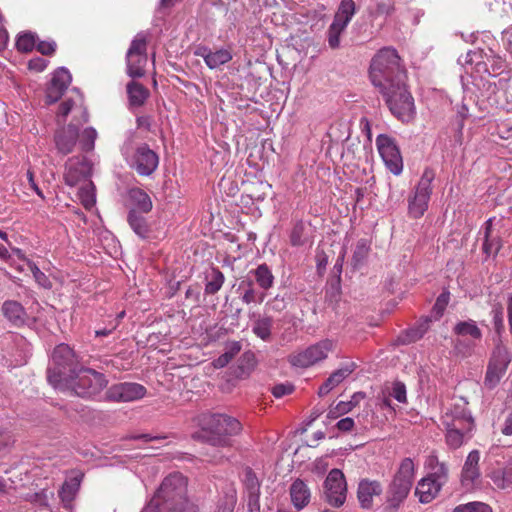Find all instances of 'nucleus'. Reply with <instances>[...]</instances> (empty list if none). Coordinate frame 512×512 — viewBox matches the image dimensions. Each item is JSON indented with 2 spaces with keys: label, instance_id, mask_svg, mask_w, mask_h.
Masks as SVG:
<instances>
[{
  "label": "nucleus",
  "instance_id": "obj_1",
  "mask_svg": "<svg viewBox=\"0 0 512 512\" xmlns=\"http://www.w3.org/2000/svg\"><path fill=\"white\" fill-rule=\"evenodd\" d=\"M370 79L386 100L391 113L402 122L415 118L414 99L407 89L406 70L395 49H381L370 64Z\"/></svg>",
  "mask_w": 512,
  "mask_h": 512
},
{
  "label": "nucleus",
  "instance_id": "obj_2",
  "mask_svg": "<svg viewBox=\"0 0 512 512\" xmlns=\"http://www.w3.org/2000/svg\"><path fill=\"white\" fill-rule=\"evenodd\" d=\"M188 479L179 472L167 475L161 482L146 512H197V506L187 496Z\"/></svg>",
  "mask_w": 512,
  "mask_h": 512
},
{
  "label": "nucleus",
  "instance_id": "obj_3",
  "mask_svg": "<svg viewBox=\"0 0 512 512\" xmlns=\"http://www.w3.org/2000/svg\"><path fill=\"white\" fill-rule=\"evenodd\" d=\"M415 473L414 460L410 457L402 459L384 494L385 512H397L404 504L413 486Z\"/></svg>",
  "mask_w": 512,
  "mask_h": 512
},
{
  "label": "nucleus",
  "instance_id": "obj_4",
  "mask_svg": "<svg viewBox=\"0 0 512 512\" xmlns=\"http://www.w3.org/2000/svg\"><path fill=\"white\" fill-rule=\"evenodd\" d=\"M242 424L239 420L226 414H213L207 417L202 424L197 438L213 446H229L231 437L240 434Z\"/></svg>",
  "mask_w": 512,
  "mask_h": 512
},
{
  "label": "nucleus",
  "instance_id": "obj_5",
  "mask_svg": "<svg viewBox=\"0 0 512 512\" xmlns=\"http://www.w3.org/2000/svg\"><path fill=\"white\" fill-rule=\"evenodd\" d=\"M336 340L325 338L303 350H298L288 356V362L296 368H309L327 359L329 353L336 349Z\"/></svg>",
  "mask_w": 512,
  "mask_h": 512
},
{
  "label": "nucleus",
  "instance_id": "obj_6",
  "mask_svg": "<svg viewBox=\"0 0 512 512\" xmlns=\"http://www.w3.org/2000/svg\"><path fill=\"white\" fill-rule=\"evenodd\" d=\"M108 384L102 373L90 368H81L69 381V388L80 397H93Z\"/></svg>",
  "mask_w": 512,
  "mask_h": 512
},
{
  "label": "nucleus",
  "instance_id": "obj_7",
  "mask_svg": "<svg viewBox=\"0 0 512 512\" xmlns=\"http://www.w3.org/2000/svg\"><path fill=\"white\" fill-rule=\"evenodd\" d=\"M434 178V171L426 168L414 191L408 197V214L411 218H421L428 209Z\"/></svg>",
  "mask_w": 512,
  "mask_h": 512
},
{
  "label": "nucleus",
  "instance_id": "obj_8",
  "mask_svg": "<svg viewBox=\"0 0 512 512\" xmlns=\"http://www.w3.org/2000/svg\"><path fill=\"white\" fill-rule=\"evenodd\" d=\"M124 155L129 166L141 176L151 175L158 167V155L147 144L126 145Z\"/></svg>",
  "mask_w": 512,
  "mask_h": 512
},
{
  "label": "nucleus",
  "instance_id": "obj_9",
  "mask_svg": "<svg viewBox=\"0 0 512 512\" xmlns=\"http://www.w3.org/2000/svg\"><path fill=\"white\" fill-rule=\"evenodd\" d=\"M147 45L148 35L145 32H139L131 41L126 53V71L131 78H140L145 75L148 62Z\"/></svg>",
  "mask_w": 512,
  "mask_h": 512
},
{
  "label": "nucleus",
  "instance_id": "obj_10",
  "mask_svg": "<svg viewBox=\"0 0 512 512\" xmlns=\"http://www.w3.org/2000/svg\"><path fill=\"white\" fill-rule=\"evenodd\" d=\"M511 362V355L508 349L502 345L494 348L490 357L484 379V385L488 389H494L506 374Z\"/></svg>",
  "mask_w": 512,
  "mask_h": 512
},
{
  "label": "nucleus",
  "instance_id": "obj_11",
  "mask_svg": "<svg viewBox=\"0 0 512 512\" xmlns=\"http://www.w3.org/2000/svg\"><path fill=\"white\" fill-rule=\"evenodd\" d=\"M324 497L327 503L339 508L344 505L348 488L344 473L340 469H332L323 484Z\"/></svg>",
  "mask_w": 512,
  "mask_h": 512
},
{
  "label": "nucleus",
  "instance_id": "obj_12",
  "mask_svg": "<svg viewBox=\"0 0 512 512\" xmlns=\"http://www.w3.org/2000/svg\"><path fill=\"white\" fill-rule=\"evenodd\" d=\"M356 12L353 0H342L334 16L333 22L328 29V43L331 48L340 45V35L346 29Z\"/></svg>",
  "mask_w": 512,
  "mask_h": 512
},
{
  "label": "nucleus",
  "instance_id": "obj_13",
  "mask_svg": "<svg viewBox=\"0 0 512 512\" xmlns=\"http://www.w3.org/2000/svg\"><path fill=\"white\" fill-rule=\"evenodd\" d=\"M376 146L386 167L394 175H399L403 170V160L395 141L385 134H380L376 138Z\"/></svg>",
  "mask_w": 512,
  "mask_h": 512
},
{
  "label": "nucleus",
  "instance_id": "obj_14",
  "mask_svg": "<svg viewBox=\"0 0 512 512\" xmlns=\"http://www.w3.org/2000/svg\"><path fill=\"white\" fill-rule=\"evenodd\" d=\"M92 174V163L85 156H75L67 160L64 181L73 187L82 181H87Z\"/></svg>",
  "mask_w": 512,
  "mask_h": 512
},
{
  "label": "nucleus",
  "instance_id": "obj_15",
  "mask_svg": "<svg viewBox=\"0 0 512 512\" xmlns=\"http://www.w3.org/2000/svg\"><path fill=\"white\" fill-rule=\"evenodd\" d=\"M146 392V388L138 383H118L107 390L106 399L114 402H131L142 399Z\"/></svg>",
  "mask_w": 512,
  "mask_h": 512
},
{
  "label": "nucleus",
  "instance_id": "obj_16",
  "mask_svg": "<svg viewBox=\"0 0 512 512\" xmlns=\"http://www.w3.org/2000/svg\"><path fill=\"white\" fill-rule=\"evenodd\" d=\"M442 424L445 427H466V430L474 429V420L470 411L467 409V403L460 401L454 403L447 409L442 416Z\"/></svg>",
  "mask_w": 512,
  "mask_h": 512
},
{
  "label": "nucleus",
  "instance_id": "obj_17",
  "mask_svg": "<svg viewBox=\"0 0 512 512\" xmlns=\"http://www.w3.org/2000/svg\"><path fill=\"white\" fill-rule=\"evenodd\" d=\"M383 493V486L380 481L363 478L357 486V499L361 508L372 509L374 497H379Z\"/></svg>",
  "mask_w": 512,
  "mask_h": 512
},
{
  "label": "nucleus",
  "instance_id": "obj_18",
  "mask_svg": "<svg viewBox=\"0 0 512 512\" xmlns=\"http://www.w3.org/2000/svg\"><path fill=\"white\" fill-rule=\"evenodd\" d=\"M72 80L70 72L66 68L57 69L52 77L51 83L47 88L46 102L48 104L58 101Z\"/></svg>",
  "mask_w": 512,
  "mask_h": 512
},
{
  "label": "nucleus",
  "instance_id": "obj_19",
  "mask_svg": "<svg viewBox=\"0 0 512 512\" xmlns=\"http://www.w3.org/2000/svg\"><path fill=\"white\" fill-rule=\"evenodd\" d=\"M480 453L478 450H472L463 465L461 473V483L466 489L474 488L480 479L479 470Z\"/></svg>",
  "mask_w": 512,
  "mask_h": 512
},
{
  "label": "nucleus",
  "instance_id": "obj_20",
  "mask_svg": "<svg viewBox=\"0 0 512 512\" xmlns=\"http://www.w3.org/2000/svg\"><path fill=\"white\" fill-rule=\"evenodd\" d=\"M493 484L501 490L512 487V459L504 463L496 462L486 473Z\"/></svg>",
  "mask_w": 512,
  "mask_h": 512
},
{
  "label": "nucleus",
  "instance_id": "obj_21",
  "mask_svg": "<svg viewBox=\"0 0 512 512\" xmlns=\"http://www.w3.org/2000/svg\"><path fill=\"white\" fill-rule=\"evenodd\" d=\"M195 54L202 57L210 69H216L232 60V53L226 48L212 51L207 47H200Z\"/></svg>",
  "mask_w": 512,
  "mask_h": 512
},
{
  "label": "nucleus",
  "instance_id": "obj_22",
  "mask_svg": "<svg viewBox=\"0 0 512 512\" xmlns=\"http://www.w3.org/2000/svg\"><path fill=\"white\" fill-rule=\"evenodd\" d=\"M442 487L443 485L426 476L418 481L415 495L418 497L419 502L427 504L438 496Z\"/></svg>",
  "mask_w": 512,
  "mask_h": 512
},
{
  "label": "nucleus",
  "instance_id": "obj_23",
  "mask_svg": "<svg viewBox=\"0 0 512 512\" xmlns=\"http://www.w3.org/2000/svg\"><path fill=\"white\" fill-rule=\"evenodd\" d=\"M289 493L291 502L297 510H302L310 503L311 491L302 479H296L292 482Z\"/></svg>",
  "mask_w": 512,
  "mask_h": 512
},
{
  "label": "nucleus",
  "instance_id": "obj_24",
  "mask_svg": "<svg viewBox=\"0 0 512 512\" xmlns=\"http://www.w3.org/2000/svg\"><path fill=\"white\" fill-rule=\"evenodd\" d=\"M78 138V129L76 126L70 124L67 128L59 131L55 135L56 147L62 154L70 153Z\"/></svg>",
  "mask_w": 512,
  "mask_h": 512
},
{
  "label": "nucleus",
  "instance_id": "obj_25",
  "mask_svg": "<svg viewBox=\"0 0 512 512\" xmlns=\"http://www.w3.org/2000/svg\"><path fill=\"white\" fill-rule=\"evenodd\" d=\"M355 370V364H347L334 371L327 380L319 387L318 394L320 396L327 395L331 390L337 387L344 379H346Z\"/></svg>",
  "mask_w": 512,
  "mask_h": 512
},
{
  "label": "nucleus",
  "instance_id": "obj_26",
  "mask_svg": "<svg viewBox=\"0 0 512 512\" xmlns=\"http://www.w3.org/2000/svg\"><path fill=\"white\" fill-rule=\"evenodd\" d=\"M129 105L131 107H141L150 96L149 90L137 81H130L126 85Z\"/></svg>",
  "mask_w": 512,
  "mask_h": 512
},
{
  "label": "nucleus",
  "instance_id": "obj_27",
  "mask_svg": "<svg viewBox=\"0 0 512 512\" xmlns=\"http://www.w3.org/2000/svg\"><path fill=\"white\" fill-rule=\"evenodd\" d=\"M128 200L130 205L142 213H148L152 209V201L150 196L140 188H131L128 191Z\"/></svg>",
  "mask_w": 512,
  "mask_h": 512
},
{
  "label": "nucleus",
  "instance_id": "obj_28",
  "mask_svg": "<svg viewBox=\"0 0 512 512\" xmlns=\"http://www.w3.org/2000/svg\"><path fill=\"white\" fill-rule=\"evenodd\" d=\"M2 311L4 316L14 325L19 326L25 322V310L17 301H5L2 305Z\"/></svg>",
  "mask_w": 512,
  "mask_h": 512
},
{
  "label": "nucleus",
  "instance_id": "obj_29",
  "mask_svg": "<svg viewBox=\"0 0 512 512\" xmlns=\"http://www.w3.org/2000/svg\"><path fill=\"white\" fill-rule=\"evenodd\" d=\"M454 334L462 338H470L471 341H479L482 338V332L474 320L458 322L453 328Z\"/></svg>",
  "mask_w": 512,
  "mask_h": 512
},
{
  "label": "nucleus",
  "instance_id": "obj_30",
  "mask_svg": "<svg viewBox=\"0 0 512 512\" xmlns=\"http://www.w3.org/2000/svg\"><path fill=\"white\" fill-rule=\"evenodd\" d=\"M80 480L75 477L64 482L60 491L59 497L63 503L64 508L70 510L72 508V502L79 490Z\"/></svg>",
  "mask_w": 512,
  "mask_h": 512
},
{
  "label": "nucleus",
  "instance_id": "obj_31",
  "mask_svg": "<svg viewBox=\"0 0 512 512\" xmlns=\"http://www.w3.org/2000/svg\"><path fill=\"white\" fill-rule=\"evenodd\" d=\"M493 220L494 218H489L485 222V239L483 243V251L487 255H496L502 247V241L500 237L492 235Z\"/></svg>",
  "mask_w": 512,
  "mask_h": 512
},
{
  "label": "nucleus",
  "instance_id": "obj_32",
  "mask_svg": "<svg viewBox=\"0 0 512 512\" xmlns=\"http://www.w3.org/2000/svg\"><path fill=\"white\" fill-rule=\"evenodd\" d=\"M219 498L215 512H233L237 502V492L232 484L226 485Z\"/></svg>",
  "mask_w": 512,
  "mask_h": 512
},
{
  "label": "nucleus",
  "instance_id": "obj_33",
  "mask_svg": "<svg viewBox=\"0 0 512 512\" xmlns=\"http://www.w3.org/2000/svg\"><path fill=\"white\" fill-rule=\"evenodd\" d=\"M430 322L431 321L428 318L422 320L417 326L412 327L401 334L398 337V342L406 345L421 339L428 331Z\"/></svg>",
  "mask_w": 512,
  "mask_h": 512
},
{
  "label": "nucleus",
  "instance_id": "obj_34",
  "mask_svg": "<svg viewBox=\"0 0 512 512\" xmlns=\"http://www.w3.org/2000/svg\"><path fill=\"white\" fill-rule=\"evenodd\" d=\"M52 361L56 366L66 369L74 363V352L67 344H60L53 351Z\"/></svg>",
  "mask_w": 512,
  "mask_h": 512
},
{
  "label": "nucleus",
  "instance_id": "obj_35",
  "mask_svg": "<svg viewBox=\"0 0 512 512\" xmlns=\"http://www.w3.org/2000/svg\"><path fill=\"white\" fill-rule=\"evenodd\" d=\"M447 430L446 433V442L448 446L452 449H457L464 443L466 438L470 437V433L472 430H466V427H445Z\"/></svg>",
  "mask_w": 512,
  "mask_h": 512
},
{
  "label": "nucleus",
  "instance_id": "obj_36",
  "mask_svg": "<svg viewBox=\"0 0 512 512\" xmlns=\"http://www.w3.org/2000/svg\"><path fill=\"white\" fill-rule=\"evenodd\" d=\"M205 293L209 295L216 294L223 286L224 274L216 267H212L206 274Z\"/></svg>",
  "mask_w": 512,
  "mask_h": 512
},
{
  "label": "nucleus",
  "instance_id": "obj_37",
  "mask_svg": "<svg viewBox=\"0 0 512 512\" xmlns=\"http://www.w3.org/2000/svg\"><path fill=\"white\" fill-rule=\"evenodd\" d=\"M255 277V280L260 288L263 290H268L273 286L274 276L267 266V264L259 265L255 270L251 271Z\"/></svg>",
  "mask_w": 512,
  "mask_h": 512
},
{
  "label": "nucleus",
  "instance_id": "obj_38",
  "mask_svg": "<svg viewBox=\"0 0 512 512\" xmlns=\"http://www.w3.org/2000/svg\"><path fill=\"white\" fill-rule=\"evenodd\" d=\"M128 222L133 231L141 238L148 237L149 227L145 218L139 215L135 209H131L128 214Z\"/></svg>",
  "mask_w": 512,
  "mask_h": 512
},
{
  "label": "nucleus",
  "instance_id": "obj_39",
  "mask_svg": "<svg viewBox=\"0 0 512 512\" xmlns=\"http://www.w3.org/2000/svg\"><path fill=\"white\" fill-rule=\"evenodd\" d=\"M78 196L85 209H91L96 203L95 186L92 181L87 180L79 189Z\"/></svg>",
  "mask_w": 512,
  "mask_h": 512
},
{
  "label": "nucleus",
  "instance_id": "obj_40",
  "mask_svg": "<svg viewBox=\"0 0 512 512\" xmlns=\"http://www.w3.org/2000/svg\"><path fill=\"white\" fill-rule=\"evenodd\" d=\"M48 382L55 388L69 387V381L66 379L65 369L61 366L49 367L47 369Z\"/></svg>",
  "mask_w": 512,
  "mask_h": 512
},
{
  "label": "nucleus",
  "instance_id": "obj_41",
  "mask_svg": "<svg viewBox=\"0 0 512 512\" xmlns=\"http://www.w3.org/2000/svg\"><path fill=\"white\" fill-rule=\"evenodd\" d=\"M273 327V320L270 317L259 318L254 322V334L264 341H269L271 338V330Z\"/></svg>",
  "mask_w": 512,
  "mask_h": 512
},
{
  "label": "nucleus",
  "instance_id": "obj_42",
  "mask_svg": "<svg viewBox=\"0 0 512 512\" xmlns=\"http://www.w3.org/2000/svg\"><path fill=\"white\" fill-rule=\"evenodd\" d=\"M357 395H354L350 401H340L334 407H331L328 411L327 417L329 419H336L344 414L349 413L357 404L355 400Z\"/></svg>",
  "mask_w": 512,
  "mask_h": 512
},
{
  "label": "nucleus",
  "instance_id": "obj_43",
  "mask_svg": "<svg viewBox=\"0 0 512 512\" xmlns=\"http://www.w3.org/2000/svg\"><path fill=\"white\" fill-rule=\"evenodd\" d=\"M370 252V245L366 239H360L354 249L352 262L355 268L359 267Z\"/></svg>",
  "mask_w": 512,
  "mask_h": 512
},
{
  "label": "nucleus",
  "instance_id": "obj_44",
  "mask_svg": "<svg viewBox=\"0 0 512 512\" xmlns=\"http://www.w3.org/2000/svg\"><path fill=\"white\" fill-rule=\"evenodd\" d=\"M290 244L294 247L303 246L306 243L305 226L303 222H297L293 225L289 234Z\"/></svg>",
  "mask_w": 512,
  "mask_h": 512
},
{
  "label": "nucleus",
  "instance_id": "obj_45",
  "mask_svg": "<svg viewBox=\"0 0 512 512\" xmlns=\"http://www.w3.org/2000/svg\"><path fill=\"white\" fill-rule=\"evenodd\" d=\"M79 143L83 151H91L94 148V143L97 137V132L94 128H86L82 131L81 135L78 134Z\"/></svg>",
  "mask_w": 512,
  "mask_h": 512
},
{
  "label": "nucleus",
  "instance_id": "obj_46",
  "mask_svg": "<svg viewBox=\"0 0 512 512\" xmlns=\"http://www.w3.org/2000/svg\"><path fill=\"white\" fill-rule=\"evenodd\" d=\"M36 46V37L32 33H23L19 35L16 41V47L20 52H30Z\"/></svg>",
  "mask_w": 512,
  "mask_h": 512
},
{
  "label": "nucleus",
  "instance_id": "obj_47",
  "mask_svg": "<svg viewBox=\"0 0 512 512\" xmlns=\"http://www.w3.org/2000/svg\"><path fill=\"white\" fill-rule=\"evenodd\" d=\"M452 512H492L491 507L483 502H469L458 505Z\"/></svg>",
  "mask_w": 512,
  "mask_h": 512
},
{
  "label": "nucleus",
  "instance_id": "obj_48",
  "mask_svg": "<svg viewBox=\"0 0 512 512\" xmlns=\"http://www.w3.org/2000/svg\"><path fill=\"white\" fill-rule=\"evenodd\" d=\"M427 477L444 486L448 480L447 465L442 462L439 465L434 466V469L428 473Z\"/></svg>",
  "mask_w": 512,
  "mask_h": 512
},
{
  "label": "nucleus",
  "instance_id": "obj_49",
  "mask_svg": "<svg viewBox=\"0 0 512 512\" xmlns=\"http://www.w3.org/2000/svg\"><path fill=\"white\" fill-rule=\"evenodd\" d=\"M264 298H265V294L258 293L254 289L253 283L251 281H249L247 283V289L244 291V293L242 295V301L246 304H250L253 302L261 303V302H263Z\"/></svg>",
  "mask_w": 512,
  "mask_h": 512
},
{
  "label": "nucleus",
  "instance_id": "obj_50",
  "mask_svg": "<svg viewBox=\"0 0 512 512\" xmlns=\"http://www.w3.org/2000/svg\"><path fill=\"white\" fill-rule=\"evenodd\" d=\"M259 497V486L256 483H254L250 488V493H248V512H260Z\"/></svg>",
  "mask_w": 512,
  "mask_h": 512
},
{
  "label": "nucleus",
  "instance_id": "obj_51",
  "mask_svg": "<svg viewBox=\"0 0 512 512\" xmlns=\"http://www.w3.org/2000/svg\"><path fill=\"white\" fill-rule=\"evenodd\" d=\"M29 269L33 274L35 281L43 288H51L52 284L49 278L42 272L36 264L28 262Z\"/></svg>",
  "mask_w": 512,
  "mask_h": 512
},
{
  "label": "nucleus",
  "instance_id": "obj_52",
  "mask_svg": "<svg viewBox=\"0 0 512 512\" xmlns=\"http://www.w3.org/2000/svg\"><path fill=\"white\" fill-rule=\"evenodd\" d=\"M494 328L498 334L504 330L503 307L501 304H495L491 311Z\"/></svg>",
  "mask_w": 512,
  "mask_h": 512
},
{
  "label": "nucleus",
  "instance_id": "obj_53",
  "mask_svg": "<svg viewBox=\"0 0 512 512\" xmlns=\"http://www.w3.org/2000/svg\"><path fill=\"white\" fill-rule=\"evenodd\" d=\"M395 10L394 2L391 0L380 1L375 9L376 16H390Z\"/></svg>",
  "mask_w": 512,
  "mask_h": 512
},
{
  "label": "nucleus",
  "instance_id": "obj_54",
  "mask_svg": "<svg viewBox=\"0 0 512 512\" xmlns=\"http://www.w3.org/2000/svg\"><path fill=\"white\" fill-rule=\"evenodd\" d=\"M294 391V386L291 383L277 384L272 388V394L276 398H281L285 395H289Z\"/></svg>",
  "mask_w": 512,
  "mask_h": 512
},
{
  "label": "nucleus",
  "instance_id": "obj_55",
  "mask_svg": "<svg viewBox=\"0 0 512 512\" xmlns=\"http://www.w3.org/2000/svg\"><path fill=\"white\" fill-rule=\"evenodd\" d=\"M391 396L395 398L400 403H405L407 401L406 398V387L401 382H396L393 384Z\"/></svg>",
  "mask_w": 512,
  "mask_h": 512
},
{
  "label": "nucleus",
  "instance_id": "obj_56",
  "mask_svg": "<svg viewBox=\"0 0 512 512\" xmlns=\"http://www.w3.org/2000/svg\"><path fill=\"white\" fill-rule=\"evenodd\" d=\"M450 295L448 292L441 293L436 299V303L434 305V310L436 313L441 316L446 306L449 303Z\"/></svg>",
  "mask_w": 512,
  "mask_h": 512
},
{
  "label": "nucleus",
  "instance_id": "obj_57",
  "mask_svg": "<svg viewBox=\"0 0 512 512\" xmlns=\"http://www.w3.org/2000/svg\"><path fill=\"white\" fill-rule=\"evenodd\" d=\"M36 47L42 55L51 56L56 50V43L53 41H41Z\"/></svg>",
  "mask_w": 512,
  "mask_h": 512
},
{
  "label": "nucleus",
  "instance_id": "obj_58",
  "mask_svg": "<svg viewBox=\"0 0 512 512\" xmlns=\"http://www.w3.org/2000/svg\"><path fill=\"white\" fill-rule=\"evenodd\" d=\"M28 67L30 70L41 72L47 67V61L43 58L37 57L29 61Z\"/></svg>",
  "mask_w": 512,
  "mask_h": 512
},
{
  "label": "nucleus",
  "instance_id": "obj_59",
  "mask_svg": "<svg viewBox=\"0 0 512 512\" xmlns=\"http://www.w3.org/2000/svg\"><path fill=\"white\" fill-rule=\"evenodd\" d=\"M354 425V420L350 417H346L339 420L336 424V427L342 432H350L354 428Z\"/></svg>",
  "mask_w": 512,
  "mask_h": 512
},
{
  "label": "nucleus",
  "instance_id": "obj_60",
  "mask_svg": "<svg viewBox=\"0 0 512 512\" xmlns=\"http://www.w3.org/2000/svg\"><path fill=\"white\" fill-rule=\"evenodd\" d=\"M232 359V354H229L228 352L222 354L217 359L213 361V366L215 368H222L226 366Z\"/></svg>",
  "mask_w": 512,
  "mask_h": 512
},
{
  "label": "nucleus",
  "instance_id": "obj_61",
  "mask_svg": "<svg viewBox=\"0 0 512 512\" xmlns=\"http://www.w3.org/2000/svg\"><path fill=\"white\" fill-rule=\"evenodd\" d=\"M501 433L506 436L512 435V410L508 413L504 420Z\"/></svg>",
  "mask_w": 512,
  "mask_h": 512
},
{
  "label": "nucleus",
  "instance_id": "obj_62",
  "mask_svg": "<svg viewBox=\"0 0 512 512\" xmlns=\"http://www.w3.org/2000/svg\"><path fill=\"white\" fill-rule=\"evenodd\" d=\"M72 107L73 102L71 100L68 99L63 101L59 106L58 116L65 118L70 113Z\"/></svg>",
  "mask_w": 512,
  "mask_h": 512
},
{
  "label": "nucleus",
  "instance_id": "obj_63",
  "mask_svg": "<svg viewBox=\"0 0 512 512\" xmlns=\"http://www.w3.org/2000/svg\"><path fill=\"white\" fill-rule=\"evenodd\" d=\"M27 178L31 188L36 192V194L41 198H44L42 191L39 189L38 185L35 182L34 173L31 170L27 171Z\"/></svg>",
  "mask_w": 512,
  "mask_h": 512
},
{
  "label": "nucleus",
  "instance_id": "obj_64",
  "mask_svg": "<svg viewBox=\"0 0 512 512\" xmlns=\"http://www.w3.org/2000/svg\"><path fill=\"white\" fill-rule=\"evenodd\" d=\"M441 462L438 460V457L436 455H430L427 458L426 466L431 471L434 469V466L439 465Z\"/></svg>",
  "mask_w": 512,
  "mask_h": 512
}]
</instances>
